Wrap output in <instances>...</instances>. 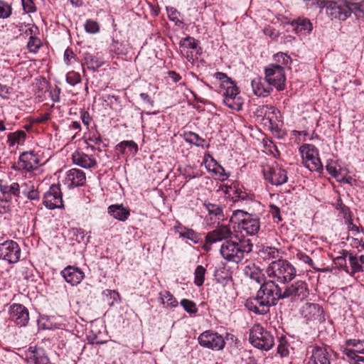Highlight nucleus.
<instances>
[{
	"instance_id": "f257e3e1",
	"label": "nucleus",
	"mask_w": 364,
	"mask_h": 364,
	"mask_svg": "<svg viewBox=\"0 0 364 364\" xmlns=\"http://www.w3.org/2000/svg\"><path fill=\"white\" fill-rule=\"evenodd\" d=\"M283 300L282 288L274 280H265L255 297L246 300L245 306L257 315H264L269 312V308Z\"/></svg>"
},
{
	"instance_id": "f03ea898",
	"label": "nucleus",
	"mask_w": 364,
	"mask_h": 364,
	"mask_svg": "<svg viewBox=\"0 0 364 364\" xmlns=\"http://www.w3.org/2000/svg\"><path fill=\"white\" fill-rule=\"evenodd\" d=\"M237 240H228L223 242L220 248L221 256L228 262L235 263L240 262L246 255L252 251L253 244L250 239L242 237V238L234 236Z\"/></svg>"
},
{
	"instance_id": "7ed1b4c3",
	"label": "nucleus",
	"mask_w": 364,
	"mask_h": 364,
	"mask_svg": "<svg viewBox=\"0 0 364 364\" xmlns=\"http://www.w3.org/2000/svg\"><path fill=\"white\" fill-rule=\"evenodd\" d=\"M265 273L269 279L275 281L276 283L286 284L295 278L296 270L288 260L278 259L268 264Z\"/></svg>"
},
{
	"instance_id": "20e7f679",
	"label": "nucleus",
	"mask_w": 364,
	"mask_h": 364,
	"mask_svg": "<svg viewBox=\"0 0 364 364\" xmlns=\"http://www.w3.org/2000/svg\"><path fill=\"white\" fill-rule=\"evenodd\" d=\"M230 222L237 225L241 232L245 231L249 235H256L260 228L259 218L242 210L233 211Z\"/></svg>"
},
{
	"instance_id": "39448f33",
	"label": "nucleus",
	"mask_w": 364,
	"mask_h": 364,
	"mask_svg": "<svg viewBox=\"0 0 364 364\" xmlns=\"http://www.w3.org/2000/svg\"><path fill=\"white\" fill-rule=\"evenodd\" d=\"M249 341L254 347L263 350H269L274 345V336L259 323L250 328Z\"/></svg>"
},
{
	"instance_id": "423d86ee",
	"label": "nucleus",
	"mask_w": 364,
	"mask_h": 364,
	"mask_svg": "<svg viewBox=\"0 0 364 364\" xmlns=\"http://www.w3.org/2000/svg\"><path fill=\"white\" fill-rule=\"evenodd\" d=\"M302 161L305 167L311 171H321L322 164L318 157V151L313 144H304L299 148Z\"/></svg>"
},
{
	"instance_id": "0eeeda50",
	"label": "nucleus",
	"mask_w": 364,
	"mask_h": 364,
	"mask_svg": "<svg viewBox=\"0 0 364 364\" xmlns=\"http://www.w3.org/2000/svg\"><path fill=\"white\" fill-rule=\"evenodd\" d=\"M309 291L307 284L302 280H296L293 283H287L282 288L283 300L291 299L292 301H304Z\"/></svg>"
},
{
	"instance_id": "6e6552de",
	"label": "nucleus",
	"mask_w": 364,
	"mask_h": 364,
	"mask_svg": "<svg viewBox=\"0 0 364 364\" xmlns=\"http://www.w3.org/2000/svg\"><path fill=\"white\" fill-rule=\"evenodd\" d=\"M265 81L269 86L274 87L277 90H284L286 85V77L284 68L281 65L270 64L264 69Z\"/></svg>"
},
{
	"instance_id": "1a4fd4ad",
	"label": "nucleus",
	"mask_w": 364,
	"mask_h": 364,
	"mask_svg": "<svg viewBox=\"0 0 364 364\" xmlns=\"http://www.w3.org/2000/svg\"><path fill=\"white\" fill-rule=\"evenodd\" d=\"M234 237L230 228L225 225L217 226L213 230L208 232L205 236L203 249L210 250V245L218 242H226Z\"/></svg>"
},
{
	"instance_id": "9d476101",
	"label": "nucleus",
	"mask_w": 364,
	"mask_h": 364,
	"mask_svg": "<svg viewBox=\"0 0 364 364\" xmlns=\"http://www.w3.org/2000/svg\"><path fill=\"white\" fill-rule=\"evenodd\" d=\"M350 3L346 1H328L323 6L326 8V14L331 19L345 21L350 14Z\"/></svg>"
},
{
	"instance_id": "9b49d317",
	"label": "nucleus",
	"mask_w": 364,
	"mask_h": 364,
	"mask_svg": "<svg viewBox=\"0 0 364 364\" xmlns=\"http://www.w3.org/2000/svg\"><path fill=\"white\" fill-rule=\"evenodd\" d=\"M20 257L21 248L16 242L8 240L0 243V259L14 264L19 261Z\"/></svg>"
},
{
	"instance_id": "f8f14e48",
	"label": "nucleus",
	"mask_w": 364,
	"mask_h": 364,
	"mask_svg": "<svg viewBox=\"0 0 364 364\" xmlns=\"http://www.w3.org/2000/svg\"><path fill=\"white\" fill-rule=\"evenodd\" d=\"M198 342L200 346L213 350H222L225 345L223 337L212 331L202 333L198 337Z\"/></svg>"
},
{
	"instance_id": "ddd939ff",
	"label": "nucleus",
	"mask_w": 364,
	"mask_h": 364,
	"mask_svg": "<svg viewBox=\"0 0 364 364\" xmlns=\"http://www.w3.org/2000/svg\"><path fill=\"white\" fill-rule=\"evenodd\" d=\"M43 204L50 210L62 208L63 201L62 192L58 184H53L49 190L44 194Z\"/></svg>"
},
{
	"instance_id": "4468645a",
	"label": "nucleus",
	"mask_w": 364,
	"mask_h": 364,
	"mask_svg": "<svg viewBox=\"0 0 364 364\" xmlns=\"http://www.w3.org/2000/svg\"><path fill=\"white\" fill-rule=\"evenodd\" d=\"M223 87L225 90L223 100L225 105L232 109L240 110L242 107V102L240 98L237 97L239 94L237 87L232 82L231 84L226 85Z\"/></svg>"
},
{
	"instance_id": "2eb2a0df",
	"label": "nucleus",
	"mask_w": 364,
	"mask_h": 364,
	"mask_svg": "<svg viewBox=\"0 0 364 364\" xmlns=\"http://www.w3.org/2000/svg\"><path fill=\"white\" fill-rule=\"evenodd\" d=\"M25 359L28 364H52L46 350L36 346L28 348L25 352Z\"/></svg>"
},
{
	"instance_id": "dca6fc26",
	"label": "nucleus",
	"mask_w": 364,
	"mask_h": 364,
	"mask_svg": "<svg viewBox=\"0 0 364 364\" xmlns=\"http://www.w3.org/2000/svg\"><path fill=\"white\" fill-rule=\"evenodd\" d=\"M263 172L265 179L272 185L280 186L287 181V171L277 165L268 167L267 169H264Z\"/></svg>"
},
{
	"instance_id": "f3484780",
	"label": "nucleus",
	"mask_w": 364,
	"mask_h": 364,
	"mask_svg": "<svg viewBox=\"0 0 364 364\" xmlns=\"http://www.w3.org/2000/svg\"><path fill=\"white\" fill-rule=\"evenodd\" d=\"M10 318L20 326H25L29 321L28 310L22 304H13L9 308Z\"/></svg>"
},
{
	"instance_id": "a211bd4d",
	"label": "nucleus",
	"mask_w": 364,
	"mask_h": 364,
	"mask_svg": "<svg viewBox=\"0 0 364 364\" xmlns=\"http://www.w3.org/2000/svg\"><path fill=\"white\" fill-rule=\"evenodd\" d=\"M41 163L40 156L34 151H26L19 156L18 164L26 171H32L38 168Z\"/></svg>"
},
{
	"instance_id": "6ab92c4d",
	"label": "nucleus",
	"mask_w": 364,
	"mask_h": 364,
	"mask_svg": "<svg viewBox=\"0 0 364 364\" xmlns=\"http://www.w3.org/2000/svg\"><path fill=\"white\" fill-rule=\"evenodd\" d=\"M60 274L68 283L73 286L78 284L85 277L84 272L74 266H68L61 271Z\"/></svg>"
},
{
	"instance_id": "aec40b11",
	"label": "nucleus",
	"mask_w": 364,
	"mask_h": 364,
	"mask_svg": "<svg viewBox=\"0 0 364 364\" xmlns=\"http://www.w3.org/2000/svg\"><path fill=\"white\" fill-rule=\"evenodd\" d=\"M107 213L113 218L124 222L130 216V210L123 204H112L107 208Z\"/></svg>"
},
{
	"instance_id": "412c9836",
	"label": "nucleus",
	"mask_w": 364,
	"mask_h": 364,
	"mask_svg": "<svg viewBox=\"0 0 364 364\" xmlns=\"http://www.w3.org/2000/svg\"><path fill=\"white\" fill-rule=\"evenodd\" d=\"M310 348L311 349L310 361L313 364H330L328 353L326 348L318 346H311Z\"/></svg>"
},
{
	"instance_id": "4be33fe9",
	"label": "nucleus",
	"mask_w": 364,
	"mask_h": 364,
	"mask_svg": "<svg viewBox=\"0 0 364 364\" xmlns=\"http://www.w3.org/2000/svg\"><path fill=\"white\" fill-rule=\"evenodd\" d=\"M73 161L75 164L85 168L95 167L97 165L96 160L82 152L76 151L72 156Z\"/></svg>"
},
{
	"instance_id": "5701e85b",
	"label": "nucleus",
	"mask_w": 364,
	"mask_h": 364,
	"mask_svg": "<svg viewBox=\"0 0 364 364\" xmlns=\"http://www.w3.org/2000/svg\"><path fill=\"white\" fill-rule=\"evenodd\" d=\"M174 230L181 237L188 239L196 244L199 242V241L200 240V237L198 233H197L192 229L188 228L182 225L180 223H178L174 226Z\"/></svg>"
},
{
	"instance_id": "b1692460",
	"label": "nucleus",
	"mask_w": 364,
	"mask_h": 364,
	"mask_svg": "<svg viewBox=\"0 0 364 364\" xmlns=\"http://www.w3.org/2000/svg\"><path fill=\"white\" fill-rule=\"evenodd\" d=\"M254 93L259 97H266L272 92V86H265V82L260 77H256L251 82Z\"/></svg>"
},
{
	"instance_id": "393cba45",
	"label": "nucleus",
	"mask_w": 364,
	"mask_h": 364,
	"mask_svg": "<svg viewBox=\"0 0 364 364\" xmlns=\"http://www.w3.org/2000/svg\"><path fill=\"white\" fill-rule=\"evenodd\" d=\"M227 193L232 196L235 200H248L251 196L243 190V187L240 186L239 183H234L230 186L227 187Z\"/></svg>"
},
{
	"instance_id": "a878e982",
	"label": "nucleus",
	"mask_w": 364,
	"mask_h": 364,
	"mask_svg": "<svg viewBox=\"0 0 364 364\" xmlns=\"http://www.w3.org/2000/svg\"><path fill=\"white\" fill-rule=\"evenodd\" d=\"M348 256L352 269L350 274L353 275L356 272H363V266L360 264L359 258L357 257L356 256L353 255L348 251H344L343 252V257H338L336 258L338 263L340 264V262H345V258Z\"/></svg>"
},
{
	"instance_id": "bb28decb",
	"label": "nucleus",
	"mask_w": 364,
	"mask_h": 364,
	"mask_svg": "<svg viewBox=\"0 0 364 364\" xmlns=\"http://www.w3.org/2000/svg\"><path fill=\"white\" fill-rule=\"evenodd\" d=\"M244 273L247 277L258 284H262L266 280L261 270L255 264L246 265L244 268Z\"/></svg>"
},
{
	"instance_id": "cd10ccee",
	"label": "nucleus",
	"mask_w": 364,
	"mask_h": 364,
	"mask_svg": "<svg viewBox=\"0 0 364 364\" xmlns=\"http://www.w3.org/2000/svg\"><path fill=\"white\" fill-rule=\"evenodd\" d=\"M116 150L124 156L134 155L138 151V146L134 141H123L116 146Z\"/></svg>"
},
{
	"instance_id": "c85d7f7f",
	"label": "nucleus",
	"mask_w": 364,
	"mask_h": 364,
	"mask_svg": "<svg viewBox=\"0 0 364 364\" xmlns=\"http://www.w3.org/2000/svg\"><path fill=\"white\" fill-rule=\"evenodd\" d=\"M179 46L181 48V53L183 55H185V52H186V58L188 61L193 60V55L190 56L187 50L192 49L196 50L198 48V43L196 39L191 36H187L186 38H182L179 42Z\"/></svg>"
},
{
	"instance_id": "c756f323",
	"label": "nucleus",
	"mask_w": 364,
	"mask_h": 364,
	"mask_svg": "<svg viewBox=\"0 0 364 364\" xmlns=\"http://www.w3.org/2000/svg\"><path fill=\"white\" fill-rule=\"evenodd\" d=\"M67 177L75 186H83L86 180L85 173L82 170L77 168H72L68 171Z\"/></svg>"
},
{
	"instance_id": "7c9ffc66",
	"label": "nucleus",
	"mask_w": 364,
	"mask_h": 364,
	"mask_svg": "<svg viewBox=\"0 0 364 364\" xmlns=\"http://www.w3.org/2000/svg\"><path fill=\"white\" fill-rule=\"evenodd\" d=\"M294 30L301 35H307L312 31L313 26L311 21L306 18H299L294 21Z\"/></svg>"
},
{
	"instance_id": "2f4dec72",
	"label": "nucleus",
	"mask_w": 364,
	"mask_h": 364,
	"mask_svg": "<svg viewBox=\"0 0 364 364\" xmlns=\"http://www.w3.org/2000/svg\"><path fill=\"white\" fill-rule=\"evenodd\" d=\"M26 137V134L23 130H18L13 133H9L7 136V143L9 146H14L16 144H22Z\"/></svg>"
},
{
	"instance_id": "473e14b6",
	"label": "nucleus",
	"mask_w": 364,
	"mask_h": 364,
	"mask_svg": "<svg viewBox=\"0 0 364 364\" xmlns=\"http://www.w3.org/2000/svg\"><path fill=\"white\" fill-rule=\"evenodd\" d=\"M203 205L209 215L215 217V220H218L219 223L220 220H223L224 215L220 205L208 202H205Z\"/></svg>"
},
{
	"instance_id": "72a5a7b5",
	"label": "nucleus",
	"mask_w": 364,
	"mask_h": 364,
	"mask_svg": "<svg viewBox=\"0 0 364 364\" xmlns=\"http://www.w3.org/2000/svg\"><path fill=\"white\" fill-rule=\"evenodd\" d=\"M159 295L164 307L175 308L178 305V301L168 291H164Z\"/></svg>"
},
{
	"instance_id": "f704fd0d",
	"label": "nucleus",
	"mask_w": 364,
	"mask_h": 364,
	"mask_svg": "<svg viewBox=\"0 0 364 364\" xmlns=\"http://www.w3.org/2000/svg\"><path fill=\"white\" fill-rule=\"evenodd\" d=\"M185 141L189 144H192L199 147H204L203 142L205 139H202L198 134L188 132L184 134Z\"/></svg>"
},
{
	"instance_id": "c9c22d12",
	"label": "nucleus",
	"mask_w": 364,
	"mask_h": 364,
	"mask_svg": "<svg viewBox=\"0 0 364 364\" xmlns=\"http://www.w3.org/2000/svg\"><path fill=\"white\" fill-rule=\"evenodd\" d=\"M304 311H307L310 314L309 318H318L323 314L321 306L314 303H307L304 307Z\"/></svg>"
},
{
	"instance_id": "e433bc0d",
	"label": "nucleus",
	"mask_w": 364,
	"mask_h": 364,
	"mask_svg": "<svg viewBox=\"0 0 364 364\" xmlns=\"http://www.w3.org/2000/svg\"><path fill=\"white\" fill-rule=\"evenodd\" d=\"M205 273L206 269L203 266L198 265L196 267L194 272V284L196 286L200 287L203 284Z\"/></svg>"
},
{
	"instance_id": "4c0bfd02",
	"label": "nucleus",
	"mask_w": 364,
	"mask_h": 364,
	"mask_svg": "<svg viewBox=\"0 0 364 364\" xmlns=\"http://www.w3.org/2000/svg\"><path fill=\"white\" fill-rule=\"evenodd\" d=\"M259 255L264 259H276L279 257V250L276 247L266 246L259 250Z\"/></svg>"
},
{
	"instance_id": "58836bf2",
	"label": "nucleus",
	"mask_w": 364,
	"mask_h": 364,
	"mask_svg": "<svg viewBox=\"0 0 364 364\" xmlns=\"http://www.w3.org/2000/svg\"><path fill=\"white\" fill-rule=\"evenodd\" d=\"M180 304L189 314H196L198 312L196 303L191 300L183 299L181 301Z\"/></svg>"
},
{
	"instance_id": "ea45409f",
	"label": "nucleus",
	"mask_w": 364,
	"mask_h": 364,
	"mask_svg": "<svg viewBox=\"0 0 364 364\" xmlns=\"http://www.w3.org/2000/svg\"><path fill=\"white\" fill-rule=\"evenodd\" d=\"M350 14L354 13L358 18H364V1L358 3H350Z\"/></svg>"
},
{
	"instance_id": "a19ab883",
	"label": "nucleus",
	"mask_w": 364,
	"mask_h": 364,
	"mask_svg": "<svg viewBox=\"0 0 364 364\" xmlns=\"http://www.w3.org/2000/svg\"><path fill=\"white\" fill-rule=\"evenodd\" d=\"M274 60L278 63L277 64V65H281L282 67H283V65H288L291 63V58L284 53H278L274 55Z\"/></svg>"
},
{
	"instance_id": "79ce46f5",
	"label": "nucleus",
	"mask_w": 364,
	"mask_h": 364,
	"mask_svg": "<svg viewBox=\"0 0 364 364\" xmlns=\"http://www.w3.org/2000/svg\"><path fill=\"white\" fill-rule=\"evenodd\" d=\"M12 14L11 6L0 0V18H7Z\"/></svg>"
},
{
	"instance_id": "37998d69",
	"label": "nucleus",
	"mask_w": 364,
	"mask_h": 364,
	"mask_svg": "<svg viewBox=\"0 0 364 364\" xmlns=\"http://www.w3.org/2000/svg\"><path fill=\"white\" fill-rule=\"evenodd\" d=\"M343 353L349 360H354L355 364L358 363H363V360H364L363 357L358 355L357 353H355V351L351 349L345 348L343 350Z\"/></svg>"
},
{
	"instance_id": "c03bdc74",
	"label": "nucleus",
	"mask_w": 364,
	"mask_h": 364,
	"mask_svg": "<svg viewBox=\"0 0 364 364\" xmlns=\"http://www.w3.org/2000/svg\"><path fill=\"white\" fill-rule=\"evenodd\" d=\"M85 29L87 33H96L99 31L100 27L97 22L91 19H88L85 22Z\"/></svg>"
},
{
	"instance_id": "a18cd8bd",
	"label": "nucleus",
	"mask_w": 364,
	"mask_h": 364,
	"mask_svg": "<svg viewBox=\"0 0 364 364\" xmlns=\"http://www.w3.org/2000/svg\"><path fill=\"white\" fill-rule=\"evenodd\" d=\"M81 81L80 75L77 73L70 72L66 75V82L72 86H75Z\"/></svg>"
},
{
	"instance_id": "49530a36",
	"label": "nucleus",
	"mask_w": 364,
	"mask_h": 364,
	"mask_svg": "<svg viewBox=\"0 0 364 364\" xmlns=\"http://www.w3.org/2000/svg\"><path fill=\"white\" fill-rule=\"evenodd\" d=\"M41 41L38 38L31 36L27 47L31 52L36 53L40 48Z\"/></svg>"
},
{
	"instance_id": "de8ad7c7",
	"label": "nucleus",
	"mask_w": 364,
	"mask_h": 364,
	"mask_svg": "<svg viewBox=\"0 0 364 364\" xmlns=\"http://www.w3.org/2000/svg\"><path fill=\"white\" fill-rule=\"evenodd\" d=\"M296 258L301 262L309 264L310 267L314 268V263L309 256L302 252L296 254Z\"/></svg>"
},
{
	"instance_id": "09e8293b",
	"label": "nucleus",
	"mask_w": 364,
	"mask_h": 364,
	"mask_svg": "<svg viewBox=\"0 0 364 364\" xmlns=\"http://www.w3.org/2000/svg\"><path fill=\"white\" fill-rule=\"evenodd\" d=\"M22 6L26 13H33L36 11V8L33 0H21Z\"/></svg>"
},
{
	"instance_id": "8fccbe9b",
	"label": "nucleus",
	"mask_w": 364,
	"mask_h": 364,
	"mask_svg": "<svg viewBox=\"0 0 364 364\" xmlns=\"http://www.w3.org/2000/svg\"><path fill=\"white\" fill-rule=\"evenodd\" d=\"M166 11L170 21L175 22L176 24L178 23H181V21H180L178 18L179 13L175 8H166Z\"/></svg>"
},
{
	"instance_id": "3c124183",
	"label": "nucleus",
	"mask_w": 364,
	"mask_h": 364,
	"mask_svg": "<svg viewBox=\"0 0 364 364\" xmlns=\"http://www.w3.org/2000/svg\"><path fill=\"white\" fill-rule=\"evenodd\" d=\"M33 186L34 185L31 181L24 182L20 184V197L21 196V195L26 197L29 191L31 189V187Z\"/></svg>"
},
{
	"instance_id": "603ef678",
	"label": "nucleus",
	"mask_w": 364,
	"mask_h": 364,
	"mask_svg": "<svg viewBox=\"0 0 364 364\" xmlns=\"http://www.w3.org/2000/svg\"><path fill=\"white\" fill-rule=\"evenodd\" d=\"M215 77L218 79L222 83L223 86L225 87L226 85L231 84L232 82L230 78H229L226 74L220 72H218L215 73Z\"/></svg>"
},
{
	"instance_id": "864d4df0",
	"label": "nucleus",
	"mask_w": 364,
	"mask_h": 364,
	"mask_svg": "<svg viewBox=\"0 0 364 364\" xmlns=\"http://www.w3.org/2000/svg\"><path fill=\"white\" fill-rule=\"evenodd\" d=\"M269 212L274 218H277L278 221H282V218L280 215V209L275 205H269Z\"/></svg>"
},
{
	"instance_id": "5fc2aeb1",
	"label": "nucleus",
	"mask_w": 364,
	"mask_h": 364,
	"mask_svg": "<svg viewBox=\"0 0 364 364\" xmlns=\"http://www.w3.org/2000/svg\"><path fill=\"white\" fill-rule=\"evenodd\" d=\"M213 172L219 176L220 180L224 181L226 178H228V176L225 173V171L223 166L220 165H218V166L215 168H213Z\"/></svg>"
},
{
	"instance_id": "6e6d98bb",
	"label": "nucleus",
	"mask_w": 364,
	"mask_h": 364,
	"mask_svg": "<svg viewBox=\"0 0 364 364\" xmlns=\"http://www.w3.org/2000/svg\"><path fill=\"white\" fill-rule=\"evenodd\" d=\"M11 92V88L5 85L0 84V97L3 99H9V95Z\"/></svg>"
},
{
	"instance_id": "4d7b16f0",
	"label": "nucleus",
	"mask_w": 364,
	"mask_h": 364,
	"mask_svg": "<svg viewBox=\"0 0 364 364\" xmlns=\"http://www.w3.org/2000/svg\"><path fill=\"white\" fill-rule=\"evenodd\" d=\"M326 170L330 175L336 178L337 180H340V173L336 170V166L333 164H327Z\"/></svg>"
},
{
	"instance_id": "13d9d810",
	"label": "nucleus",
	"mask_w": 364,
	"mask_h": 364,
	"mask_svg": "<svg viewBox=\"0 0 364 364\" xmlns=\"http://www.w3.org/2000/svg\"><path fill=\"white\" fill-rule=\"evenodd\" d=\"M9 193H12L14 196L20 197V184L17 183H12L9 186Z\"/></svg>"
},
{
	"instance_id": "bf43d9fd",
	"label": "nucleus",
	"mask_w": 364,
	"mask_h": 364,
	"mask_svg": "<svg viewBox=\"0 0 364 364\" xmlns=\"http://www.w3.org/2000/svg\"><path fill=\"white\" fill-rule=\"evenodd\" d=\"M80 118L82 119V123L88 127L90 122L92 120L90 114L87 111L82 110L80 112Z\"/></svg>"
},
{
	"instance_id": "052dcab7",
	"label": "nucleus",
	"mask_w": 364,
	"mask_h": 364,
	"mask_svg": "<svg viewBox=\"0 0 364 364\" xmlns=\"http://www.w3.org/2000/svg\"><path fill=\"white\" fill-rule=\"evenodd\" d=\"M31 189L29 191L26 197L29 200H38L40 196L37 189L35 188V186L31 187Z\"/></svg>"
},
{
	"instance_id": "680f3d73",
	"label": "nucleus",
	"mask_w": 364,
	"mask_h": 364,
	"mask_svg": "<svg viewBox=\"0 0 364 364\" xmlns=\"http://www.w3.org/2000/svg\"><path fill=\"white\" fill-rule=\"evenodd\" d=\"M75 58V54L71 49H66L64 53V60L67 64L70 63L72 58Z\"/></svg>"
},
{
	"instance_id": "e2e57ef3",
	"label": "nucleus",
	"mask_w": 364,
	"mask_h": 364,
	"mask_svg": "<svg viewBox=\"0 0 364 364\" xmlns=\"http://www.w3.org/2000/svg\"><path fill=\"white\" fill-rule=\"evenodd\" d=\"M364 340L361 341L359 339H348L346 340V346H351L353 347H358L359 345L363 346Z\"/></svg>"
},
{
	"instance_id": "0e129e2a",
	"label": "nucleus",
	"mask_w": 364,
	"mask_h": 364,
	"mask_svg": "<svg viewBox=\"0 0 364 364\" xmlns=\"http://www.w3.org/2000/svg\"><path fill=\"white\" fill-rule=\"evenodd\" d=\"M346 223L348 225V229L349 231L353 232H355L356 233L359 232L358 227L353 223L351 219H347Z\"/></svg>"
},
{
	"instance_id": "69168bd1",
	"label": "nucleus",
	"mask_w": 364,
	"mask_h": 364,
	"mask_svg": "<svg viewBox=\"0 0 364 364\" xmlns=\"http://www.w3.org/2000/svg\"><path fill=\"white\" fill-rule=\"evenodd\" d=\"M341 212L343 215V218L346 220V222L347 221V219H351L350 218V212L349 208L346 205H341Z\"/></svg>"
},
{
	"instance_id": "338daca9",
	"label": "nucleus",
	"mask_w": 364,
	"mask_h": 364,
	"mask_svg": "<svg viewBox=\"0 0 364 364\" xmlns=\"http://www.w3.org/2000/svg\"><path fill=\"white\" fill-rule=\"evenodd\" d=\"M168 77L171 79V80L174 82H178L181 77L176 73L175 71H169L168 73Z\"/></svg>"
},
{
	"instance_id": "774afa93",
	"label": "nucleus",
	"mask_w": 364,
	"mask_h": 364,
	"mask_svg": "<svg viewBox=\"0 0 364 364\" xmlns=\"http://www.w3.org/2000/svg\"><path fill=\"white\" fill-rule=\"evenodd\" d=\"M140 97L141 98V100L144 102H146L149 105H151V106L154 105V101L151 99V97H149V95L148 94H146V93H141L140 94Z\"/></svg>"
}]
</instances>
